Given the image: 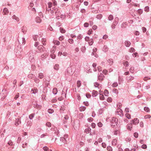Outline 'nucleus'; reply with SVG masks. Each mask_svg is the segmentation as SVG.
Returning a JSON list of instances; mask_svg holds the SVG:
<instances>
[{"label":"nucleus","instance_id":"864d4df0","mask_svg":"<svg viewBox=\"0 0 151 151\" xmlns=\"http://www.w3.org/2000/svg\"><path fill=\"white\" fill-rule=\"evenodd\" d=\"M86 97L88 99L90 98L91 97V95L89 93H87L86 94Z\"/></svg>","mask_w":151,"mask_h":151},{"label":"nucleus","instance_id":"aec40b11","mask_svg":"<svg viewBox=\"0 0 151 151\" xmlns=\"http://www.w3.org/2000/svg\"><path fill=\"white\" fill-rule=\"evenodd\" d=\"M41 57L42 60H43L45 59L47 57V56L46 54H44L41 55Z\"/></svg>","mask_w":151,"mask_h":151},{"label":"nucleus","instance_id":"680f3d73","mask_svg":"<svg viewBox=\"0 0 151 151\" xmlns=\"http://www.w3.org/2000/svg\"><path fill=\"white\" fill-rule=\"evenodd\" d=\"M33 79L35 80V82L37 83H38L39 81V79L37 77H36L35 76V78L34 79Z\"/></svg>","mask_w":151,"mask_h":151},{"label":"nucleus","instance_id":"3c124183","mask_svg":"<svg viewBox=\"0 0 151 151\" xmlns=\"http://www.w3.org/2000/svg\"><path fill=\"white\" fill-rule=\"evenodd\" d=\"M94 86L96 87H98L99 86V85H100V84L99 83H98L96 82H94Z\"/></svg>","mask_w":151,"mask_h":151},{"label":"nucleus","instance_id":"72a5a7b5","mask_svg":"<svg viewBox=\"0 0 151 151\" xmlns=\"http://www.w3.org/2000/svg\"><path fill=\"white\" fill-rule=\"evenodd\" d=\"M108 19L109 20L111 21L113 19V16L112 15H109L108 17Z\"/></svg>","mask_w":151,"mask_h":151},{"label":"nucleus","instance_id":"1a4fd4ad","mask_svg":"<svg viewBox=\"0 0 151 151\" xmlns=\"http://www.w3.org/2000/svg\"><path fill=\"white\" fill-rule=\"evenodd\" d=\"M98 77L99 80L100 81H102L103 80L104 78L105 77V76L103 74L101 73L100 75L99 76H98Z\"/></svg>","mask_w":151,"mask_h":151},{"label":"nucleus","instance_id":"39448f33","mask_svg":"<svg viewBox=\"0 0 151 151\" xmlns=\"http://www.w3.org/2000/svg\"><path fill=\"white\" fill-rule=\"evenodd\" d=\"M34 53L32 51H30L29 52L28 57L29 60H32L34 58Z\"/></svg>","mask_w":151,"mask_h":151},{"label":"nucleus","instance_id":"e2e57ef3","mask_svg":"<svg viewBox=\"0 0 151 151\" xmlns=\"http://www.w3.org/2000/svg\"><path fill=\"white\" fill-rule=\"evenodd\" d=\"M137 12L139 14H141L142 13L143 10L141 9H139L137 10Z\"/></svg>","mask_w":151,"mask_h":151},{"label":"nucleus","instance_id":"ddd939ff","mask_svg":"<svg viewBox=\"0 0 151 151\" xmlns=\"http://www.w3.org/2000/svg\"><path fill=\"white\" fill-rule=\"evenodd\" d=\"M35 21L37 23H40L41 22L42 20L39 17H37L35 19Z\"/></svg>","mask_w":151,"mask_h":151},{"label":"nucleus","instance_id":"9b49d317","mask_svg":"<svg viewBox=\"0 0 151 151\" xmlns=\"http://www.w3.org/2000/svg\"><path fill=\"white\" fill-rule=\"evenodd\" d=\"M98 92L97 91L93 90L92 91V96L93 97L96 96L98 95Z\"/></svg>","mask_w":151,"mask_h":151},{"label":"nucleus","instance_id":"a211bd4d","mask_svg":"<svg viewBox=\"0 0 151 151\" xmlns=\"http://www.w3.org/2000/svg\"><path fill=\"white\" fill-rule=\"evenodd\" d=\"M88 42L89 45H92L93 43V38L90 39Z\"/></svg>","mask_w":151,"mask_h":151},{"label":"nucleus","instance_id":"e433bc0d","mask_svg":"<svg viewBox=\"0 0 151 151\" xmlns=\"http://www.w3.org/2000/svg\"><path fill=\"white\" fill-rule=\"evenodd\" d=\"M65 107L63 106H61V108L60 109V110L62 112H63L65 109Z\"/></svg>","mask_w":151,"mask_h":151},{"label":"nucleus","instance_id":"49530a36","mask_svg":"<svg viewBox=\"0 0 151 151\" xmlns=\"http://www.w3.org/2000/svg\"><path fill=\"white\" fill-rule=\"evenodd\" d=\"M35 114H32L29 116V118L30 119H32L34 116Z\"/></svg>","mask_w":151,"mask_h":151},{"label":"nucleus","instance_id":"4d7b16f0","mask_svg":"<svg viewBox=\"0 0 151 151\" xmlns=\"http://www.w3.org/2000/svg\"><path fill=\"white\" fill-rule=\"evenodd\" d=\"M107 101L109 103L111 102L112 101V99L110 97H109L107 99Z\"/></svg>","mask_w":151,"mask_h":151},{"label":"nucleus","instance_id":"58836bf2","mask_svg":"<svg viewBox=\"0 0 151 151\" xmlns=\"http://www.w3.org/2000/svg\"><path fill=\"white\" fill-rule=\"evenodd\" d=\"M46 41V40L45 39L42 38V43L44 45H46V44L45 43Z\"/></svg>","mask_w":151,"mask_h":151},{"label":"nucleus","instance_id":"ea45409f","mask_svg":"<svg viewBox=\"0 0 151 151\" xmlns=\"http://www.w3.org/2000/svg\"><path fill=\"white\" fill-rule=\"evenodd\" d=\"M77 86L78 87H79L81 86V83L80 81H78L77 82Z\"/></svg>","mask_w":151,"mask_h":151},{"label":"nucleus","instance_id":"09e8293b","mask_svg":"<svg viewBox=\"0 0 151 151\" xmlns=\"http://www.w3.org/2000/svg\"><path fill=\"white\" fill-rule=\"evenodd\" d=\"M81 51L82 52H83V53L84 52H85V51H86V50L85 47V46L82 47H81Z\"/></svg>","mask_w":151,"mask_h":151},{"label":"nucleus","instance_id":"0e129e2a","mask_svg":"<svg viewBox=\"0 0 151 151\" xmlns=\"http://www.w3.org/2000/svg\"><path fill=\"white\" fill-rule=\"evenodd\" d=\"M53 5L56 6L57 5V3L55 0H52Z\"/></svg>","mask_w":151,"mask_h":151},{"label":"nucleus","instance_id":"8fccbe9b","mask_svg":"<svg viewBox=\"0 0 151 151\" xmlns=\"http://www.w3.org/2000/svg\"><path fill=\"white\" fill-rule=\"evenodd\" d=\"M12 18L13 19H15L17 21H18L19 20V18L15 16V15H14L12 16Z\"/></svg>","mask_w":151,"mask_h":151},{"label":"nucleus","instance_id":"a878e982","mask_svg":"<svg viewBox=\"0 0 151 151\" xmlns=\"http://www.w3.org/2000/svg\"><path fill=\"white\" fill-rule=\"evenodd\" d=\"M53 43L55 45H59L60 43L59 41L56 40H54L53 41Z\"/></svg>","mask_w":151,"mask_h":151},{"label":"nucleus","instance_id":"2f4dec72","mask_svg":"<svg viewBox=\"0 0 151 151\" xmlns=\"http://www.w3.org/2000/svg\"><path fill=\"white\" fill-rule=\"evenodd\" d=\"M48 112L49 114H51L54 112V111L53 109H49L48 110Z\"/></svg>","mask_w":151,"mask_h":151},{"label":"nucleus","instance_id":"de8ad7c7","mask_svg":"<svg viewBox=\"0 0 151 151\" xmlns=\"http://www.w3.org/2000/svg\"><path fill=\"white\" fill-rule=\"evenodd\" d=\"M135 50L134 49L133 47L131 48L129 50V51L130 52H134Z\"/></svg>","mask_w":151,"mask_h":151},{"label":"nucleus","instance_id":"338daca9","mask_svg":"<svg viewBox=\"0 0 151 151\" xmlns=\"http://www.w3.org/2000/svg\"><path fill=\"white\" fill-rule=\"evenodd\" d=\"M93 119L91 117L87 119L88 121L89 122H92L93 121Z\"/></svg>","mask_w":151,"mask_h":151},{"label":"nucleus","instance_id":"473e14b6","mask_svg":"<svg viewBox=\"0 0 151 151\" xmlns=\"http://www.w3.org/2000/svg\"><path fill=\"white\" fill-rule=\"evenodd\" d=\"M125 116L128 119H129L131 118L130 115L128 113H126L125 114Z\"/></svg>","mask_w":151,"mask_h":151},{"label":"nucleus","instance_id":"6ab92c4d","mask_svg":"<svg viewBox=\"0 0 151 151\" xmlns=\"http://www.w3.org/2000/svg\"><path fill=\"white\" fill-rule=\"evenodd\" d=\"M58 92V90L56 88H53L52 90V93L54 94H56Z\"/></svg>","mask_w":151,"mask_h":151},{"label":"nucleus","instance_id":"052dcab7","mask_svg":"<svg viewBox=\"0 0 151 151\" xmlns=\"http://www.w3.org/2000/svg\"><path fill=\"white\" fill-rule=\"evenodd\" d=\"M46 125L47 126L50 127L51 126V124L50 122H47L46 123Z\"/></svg>","mask_w":151,"mask_h":151},{"label":"nucleus","instance_id":"c9c22d12","mask_svg":"<svg viewBox=\"0 0 151 151\" xmlns=\"http://www.w3.org/2000/svg\"><path fill=\"white\" fill-rule=\"evenodd\" d=\"M38 77L40 79H42L43 78L44 75L43 73H40L39 74Z\"/></svg>","mask_w":151,"mask_h":151},{"label":"nucleus","instance_id":"bf43d9fd","mask_svg":"<svg viewBox=\"0 0 151 151\" xmlns=\"http://www.w3.org/2000/svg\"><path fill=\"white\" fill-rule=\"evenodd\" d=\"M103 108H101L99 110V114H101L103 112Z\"/></svg>","mask_w":151,"mask_h":151},{"label":"nucleus","instance_id":"2eb2a0df","mask_svg":"<svg viewBox=\"0 0 151 151\" xmlns=\"http://www.w3.org/2000/svg\"><path fill=\"white\" fill-rule=\"evenodd\" d=\"M91 130V129L90 127H88L87 128L85 129L84 132L86 134L90 132Z\"/></svg>","mask_w":151,"mask_h":151},{"label":"nucleus","instance_id":"6e6552de","mask_svg":"<svg viewBox=\"0 0 151 151\" xmlns=\"http://www.w3.org/2000/svg\"><path fill=\"white\" fill-rule=\"evenodd\" d=\"M128 25L127 23L125 22H123L121 25V27L123 29H125Z\"/></svg>","mask_w":151,"mask_h":151},{"label":"nucleus","instance_id":"79ce46f5","mask_svg":"<svg viewBox=\"0 0 151 151\" xmlns=\"http://www.w3.org/2000/svg\"><path fill=\"white\" fill-rule=\"evenodd\" d=\"M32 124V122L31 120L28 121L27 122V126H31Z\"/></svg>","mask_w":151,"mask_h":151},{"label":"nucleus","instance_id":"20e7f679","mask_svg":"<svg viewBox=\"0 0 151 151\" xmlns=\"http://www.w3.org/2000/svg\"><path fill=\"white\" fill-rule=\"evenodd\" d=\"M118 121V119L115 118L114 117H113L112 121L111 122V125L114 127L115 125H117V124Z\"/></svg>","mask_w":151,"mask_h":151},{"label":"nucleus","instance_id":"9d476101","mask_svg":"<svg viewBox=\"0 0 151 151\" xmlns=\"http://www.w3.org/2000/svg\"><path fill=\"white\" fill-rule=\"evenodd\" d=\"M4 90L5 91V94H6V96H3V97L2 98H1V100L2 101H3L4 100L6 96L8 95V92L7 91L6 89H3L2 91V92L4 91Z\"/></svg>","mask_w":151,"mask_h":151},{"label":"nucleus","instance_id":"5701e85b","mask_svg":"<svg viewBox=\"0 0 151 151\" xmlns=\"http://www.w3.org/2000/svg\"><path fill=\"white\" fill-rule=\"evenodd\" d=\"M59 65L58 64H56L54 67V68L56 70H58L59 69Z\"/></svg>","mask_w":151,"mask_h":151},{"label":"nucleus","instance_id":"5fc2aeb1","mask_svg":"<svg viewBox=\"0 0 151 151\" xmlns=\"http://www.w3.org/2000/svg\"><path fill=\"white\" fill-rule=\"evenodd\" d=\"M19 93H16V94L15 95V96L14 98V99L15 100H17V98L19 97Z\"/></svg>","mask_w":151,"mask_h":151},{"label":"nucleus","instance_id":"4468645a","mask_svg":"<svg viewBox=\"0 0 151 151\" xmlns=\"http://www.w3.org/2000/svg\"><path fill=\"white\" fill-rule=\"evenodd\" d=\"M28 77L29 78H31V79H34L35 78V76L34 75L32 74H29L28 75Z\"/></svg>","mask_w":151,"mask_h":151},{"label":"nucleus","instance_id":"37998d69","mask_svg":"<svg viewBox=\"0 0 151 151\" xmlns=\"http://www.w3.org/2000/svg\"><path fill=\"white\" fill-rule=\"evenodd\" d=\"M127 78L128 80H132L134 79V78L132 76H130L129 77H127Z\"/></svg>","mask_w":151,"mask_h":151},{"label":"nucleus","instance_id":"cd10ccee","mask_svg":"<svg viewBox=\"0 0 151 151\" xmlns=\"http://www.w3.org/2000/svg\"><path fill=\"white\" fill-rule=\"evenodd\" d=\"M34 107L36 108L37 109H40L41 108V106H40V105H38V104H34Z\"/></svg>","mask_w":151,"mask_h":151},{"label":"nucleus","instance_id":"a19ab883","mask_svg":"<svg viewBox=\"0 0 151 151\" xmlns=\"http://www.w3.org/2000/svg\"><path fill=\"white\" fill-rule=\"evenodd\" d=\"M118 85V84L117 82H115L113 83L112 85V86L113 87H116Z\"/></svg>","mask_w":151,"mask_h":151},{"label":"nucleus","instance_id":"c03bdc74","mask_svg":"<svg viewBox=\"0 0 151 151\" xmlns=\"http://www.w3.org/2000/svg\"><path fill=\"white\" fill-rule=\"evenodd\" d=\"M107 149L108 151H112V148L110 146L107 147Z\"/></svg>","mask_w":151,"mask_h":151},{"label":"nucleus","instance_id":"4c0bfd02","mask_svg":"<svg viewBox=\"0 0 151 151\" xmlns=\"http://www.w3.org/2000/svg\"><path fill=\"white\" fill-rule=\"evenodd\" d=\"M68 42L70 44H73L74 43L73 40L72 39H69L68 40Z\"/></svg>","mask_w":151,"mask_h":151},{"label":"nucleus","instance_id":"603ef678","mask_svg":"<svg viewBox=\"0 0 151 151\" xmlns=\"http://www.w3.org/2000/svg\"><path fill=\"white\" fill-rule=\"evenodd\" d=\"M93 32V31L92 30L90 29L88 30L87 34L89 35H90L91 34H92Z\"/></svg>","mask_w":151,"mask_h":151},{"label":"nucleus","instance_id":"423d86ee","mask_svg":"<svg viewBox=\"0 0 151 151\" xmlns=\"http://www.w3.org/2000/svg\"><path fill=\"white\" fill-rule=\"evenodd\" d=\"M139 119L137 118H135L131 121V122L133 124L135 125L139 123Z\"/></svg>","mask_w":151,"mask_h":151},{"label":"nucleus","instance_id":"4be33fe9","mask_svg":"<svg viewBox=\"0 0 151 151\" xmlns=\"http://www.w3.org/2000/svg\"><path fill=\"white\" fill-rule=\"evenodd\" d=\"M117 143V140L114 139H113L112 141V145H116Z\"/></svg>","mask_w":151,"mask_h":151},{"label":"nucleus","instance_id":"b1692460","mask_svg":"<svg viewBox=\"0 0 151 151\" xmlns=\"http://www.w3.org/2000/svg\"><path fill=\"white\" fill-rule=\"evenodd\" d=\"M118 23V22L115 21V22H113V23L112 25H111V27L112 28H115V25Z\"/></svg>","mask_w":151,"mask_h":151},{"label":"nucleus","instance_id":"6e6d98bb","mask_svg":"<svg viewBox=\"0 0 151 151\" xmlns=\"http://www.w3.org/2000/svg\"><path fill=\"white\" fill-rule=\"evenodd\" d=\"M107 61L109 63H111V65L113 64V60L112 59H109Z\"/></svg>","mask_w":151,"mask_h":151},{"label":"nucleus","instance_id":"7ed1b4c3","mask_svg":"<svg viewBox=\"0 0 151 151\" xmlns=\"http://www.w3.org/2000/svg\"><path fill=\"white\" fill-rule=\"evenodd\" d=\"M38 50L36 51V52L37 53L41 52L44 51L45 49L42 45H40L37 47Z\"/></svg>","mask_w":151,"mask_h":151},{"label":"nucleus","instance_id":"393cba45","mask_svg":"<svg viewBox=\"0 0 151 151\" xmlns=\"http://www.w3.org/2000/svg\"><path fill=\"white\" fill-rule=\"evenodd\" d=\"M123 63L124 66L126 67H127L129 65V63L127 61H123Z\"/></svg>","mask_w":151,"mask_h":151},{"label":"nucleus","instance_id":"69168bd1","mask_svg":"<svg viewBox=\"0 0 151 151\" xmlns=\"http://www.w3.org/2000/svg\"><path fill=\"white\" fill-rule=\"evenodd\" d=\"M113 92L116 94H117L118 92V90L116 88H114L113 90Z\"/></svg>","mask_w":151,"mask_h":151},{"label":"nucleus","instance_id":"a18cd8bd","mask_svg":"<svg viewBox=\"0 0 151 151\" xmlns=\"http://www.w3.org/2000/svg\"><path fill=\"white\" fill-rule=\"evenodd\" d=\"M31 91H33V92L32 93L35 94L36 93H37L38 90L37 89H32Z\"/></svg>","mask_w":151,"mask_h":151},{"label":"nucleus","instance_id":"13d9d810","mask_svg":"<svg viewBox=\"0 0 151 151\" xmlns=\"http://www.w3.org/2000/svg\"><path fill=\"white\" fill-rule=\"evenodd\" d=\"M134 136L135 138H137L138 136V134L137 132H135L134 134Z\"/></svg>","mask_w":151,"mask_h":151},{"label":"nucleus","instance_id":"f704fd0d","mask_svg":"<svg viewBox=\"0 0 151 151\" xmlns=\"http://www.w3.org/2000/svg\"><path fill=\"white\" fill-rule=\"evenodd\" d=\"M60 32L62 33H65V30L63 28L61 27L60 28Z\"/></svg>","mask_w":151,"mask_h":151},{"label":"nucleus","instance_id":"dca6fc26","mask_svg":"<svg viewBox=\"0 0 151 151\" xmlns=\"http://www.w3.org/2000/svg\"><path fill=\"white\" fill-rule=\"evenodd\" d=\"M108 47L104 45L103 48V51L104 52H106L108 50Z\"/></svg>","mask_w":151,"mask_h":151},{"label":"nucleus","instance_id":"412c9836","mask_svg":"<svg viewBox=\"0 0 151 151\" xmlns=\"http://www.w3.org/2000/svg\"><path fill=\"white\" fill-rule=\"evenodd\" d=\"M86 109V107L85 106H81L80 107L79 110L81 111H83L85 110Z\"/></svg>","mask_w":151,"mask_h":151},{"label":"nucleus","instance_id":"f03ea898","mask_svg":"<svg viewBox=\"0 0 151 151\" xmlns=\"http://www.w3.org/2000/svg\"><path fill=\"white\" fill-rule=\"evenodd\" d=\"M69 138L68 135L65 134L64 136L63 137H61L60 138V141L64 144L67 143V140Z\"/></svg>","mask_w":151,"mask_h":151},{"label":"nucleus","instance_id":"774afa93","mask_svg":"<svg viewBox=\"0 0 151 151\" xmlns=\"http://www.w3.org/2000/svg\"><path fill=\"white\" fill-rule=\"evenodd\" d=\"M43 150L45 151H48V148L47 146H45L43 148Z\"/></svg>","mask_w":151,"mask_h":151},{"label":"nucleus","instance_id":"c85d7f7f","mask_svg":"<svg viewBox=\"0 0 151 151\" xmlns=\"http://www.w3.org/2000/svg\"><path fill=\"white\" fill-rule=\"evenodd\" d=\"M100 94V99L103 100L104 99V95L102 94L99 93Z\"/></svg>","mask_w":151,"mask_h":151},{"label":"nucleus","instance_id":"f3484780","mask_svg":"<svg viewBox=\"0 0 151 151\" xmlns=\"http://www.w3.org/2000/svg\"><path fill=\"white\" fill-rule=\"evenodd\" d=\"M125 44L126 47H129L131 45L130 42L128 41H126L125 42Z\"/></svg>","mask_w":151,"mask_h":151},{"label":"nucleus","instance_id":"bb28decb","mask_svg":"<svg viewBox=\"0 0 151 151\" xmlns=\"http://www.w3.org/2000/svg\"><path fill=\"white\" fill-rule=\"evenodd\" d=\"M10 146H14V144H13V142L11 140H9L7 143Z\"/></svg>","mask_w":151,"mask_h":151},{"label":"nucleus","instance_id":"0eeeda50","mask_svg":"<svg viewBox=\"0 0 151 151\" xmlns=\"http://www.w3.org/2000/svg\"><path fill=\"white\" fill-rule=\"evenodd\" d=\"M21 118L20 117L16 119L15 121V125L17 126L19 125V124H21Z\"/></svg>","mask_w":151,"mask_h":151},{"label":"nucleus","instance_id":"f8f14e48","mask_svg":"<svg viewBox=\"0 0 151 151\" xmlns=\"http://www.w3.org/2000/svg\"><path fill=\"white\" fill-rule=\"evenodd\" d=\"M9 12V11L7 8H5L4 9L3 13L4 15H7Z\"/></svg>","mask_w":151,"mask_h":151},{"label":"nucleus","instance_id":"f257e3e1","mask_svg":"<svg viewBox=\"0 0 151 151\" xmlns=\"http://www.w3.org/2000/svg\"><path fill=\"white\" fill-rule=\"evenodd\" d=\"M74 68L71 67H70L67 68L65 72V74L66 76H72L74 72Z\"/></svg>","mask_w":151,"mask_h":151},{"label":"nucleus","instance_id":"c756f323","mask_svg":"<svg viewBox=\"0 0 151 151\" xmlns=\"http://www.w3.org/2000/svg\"><path fill=\"white\" fill-rule=\"evenodd\" d=\"M109 93V91L107 89H105L104 90V94L106 96H108V94Z\"/></svg>","mask_w":151,"mask_h":151},{"label":"nucleus","instance_id":"7c9ffc66","mask_svg":"<svg viewBox=\"0 0 151 151\" xmlns=\"http://www.w3.org/2000/svg\"><path fill=\"white\" fill-rule=\"evenodd\" d=\"M144 110L145 111H146L147 112H150V109L147 107L145 106V107H144Z\"/></svg>","mask_w":151,"mask_h":151}]
</instances>
